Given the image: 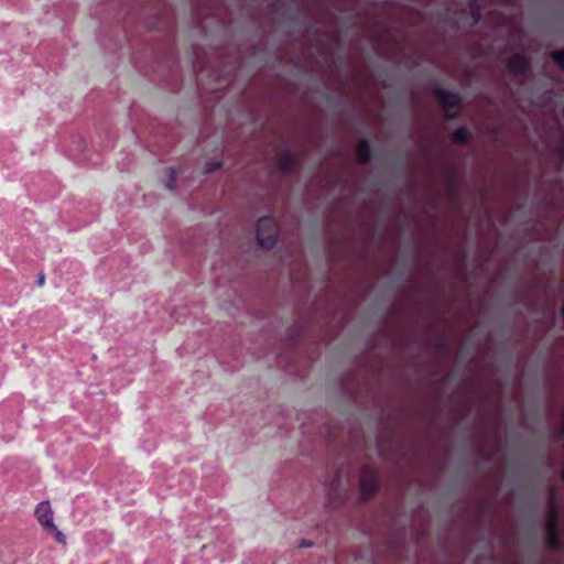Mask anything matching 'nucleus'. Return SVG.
<instances>
[{
  "label": "nucleus",
  "instance_id": "4468645a",
  "mask_svg": "<svg viewBox=\"0 0 564 564\" xmlns=\"http://www.w3.org/2000/svg\"><path fill=\"white\" fill-rule=\"evenodd\" d=\"M221 166H223V162H220V161L210 162L206 166V173L215 172V171L219 170Z\"/></svg>",
  "mask_w": 564,
  "mask_h": 564
},
{
  "label": "nucleus",
  "instance_id": "f8f14e48",
  "mask_svg": "<svg viewBox=\"0 0 564 564\" xmlns=\"http://www.w3.org/2000/svg\"><path fill=\"white\" fill-rule=\"evenodd\" d=\"M45 531H47V533L52 534L58 543H61V544L66 543L65 535L57 529L56 525H55V530L53 528H46Z\"/></svg>",
  "mask_w": 564,
  "mask_h": 564
},
{
  "label": "nucleus",
  "instance_id": "2eb2a0df",
  "mask_svg": "<svg viewBox=\"0 0 564 564\" xmlns=\"http://www.w3.org/2000/svg\"><path fill=\"white\" fill-rule=\"evenodd\" d=\"M312 545H313V542L310 540H302L299 543V547H301V549L311 547Z\"/></svg>",
  "mask_w": 564,
  "mask_h": 564
},
{
  "label": "nucleus",
  "instance_id": "9d476101",
  "mask_svg": "<svg viewBox=\"0 0 564 564\" xmlns=\"http://www.w3.org/2000/svg\"><path fill=\"white\" fill-rule=\"evenodd\" d=\"M551 57L554 61V63L564 70V48L563 50H556L551 53Z\"/></svg>",
  "mask_w": 564,
  "mask_h": 564
},
{
  "label": "nucleus",
  "instance_id": "f257e3e1",
  "mask_svg": "<svg viewBox=\"0 0 564 564\" xmlns=\"http://www.w3.org/2000/svg\"><path fill=\"white\" fill-rule=\"evenodd\" d=\"M256 236L258 243L265 250L274 248L278 240V224L271 216L261 217L257 221Z\"/></svg>",
  "mask_w": 564,
  "mask_h": 564
},
{
  "label": "nucleus",
  "instance_id": "a211bd4d",
  "mask_svg": "<svg viewBox=\"0 0 564 564\" xmlns=\"http://www.w3.org/2000/svg\"><path fill=\"white\" fill-rule=\"evenodd\" d=\"M44 283H45V275L44 274H40L39 279H37V285L40 288H42V286H44Z\"/></svg>",
  "mask_w": 564,
  "mask_h": 564
},
{
  "label": "nucleus",
  "instance_id": "dca6fc26",
  "mask_svg": "<svg viewBox=\"0 0 564 564\" xmlns=\"http://www.w3.org/2000/svg\"><path fill=\"white\" fill-rule=\"evenodd\" d=\"M471 15H473V19L474 21L477 23L480 19V11L478 8H475L473 11H471Z\"/></svg>",
  "mask_w": 564,
  "mask_h": 564
},
{
  "label": "nucleus",
  "instance_id": "20e7f679",
  "mask_svg": "<svg viewBox=\"0 0 564 564\" xmlns=\"http://www.w3.org/2000/svg\"><path fill=\"white\" fill-rule=\"evenodd\" d=\"M530 65L531 62L525 55L516 53L508 58L506 69L512 76H524L529 72Z\"/></svg>",
  "mask_w": 564,
  "mask_h": 564
},
{
  "label": "nucleus",
  "instance_id": "7ed1b4c3",
  "mask_svg": "<svg viewBox=\"0 0 564 564\" xmlns=\"http://www.w3.org/2000/svg\"><path fill=\"white\" fill-rule=\"evenodd\" d=\"M359 484L362 498H371L379 488L377 470L370 466H364L360 470Z\"/></svg>",
  "mask_w": 564,
  "mask_h": 564
},
{
  "label": "nucleus",
  "instance_id": "f3484780",
  "mask_svg": "<svg viewBox=\"0 0 564 564\" xmlns=\"http://www.w3.org/2000/svg\"><path fill=\"white\" fill-rule=\"evenodd\" d=\"M435 347L438 349V350H444L445 349V340L443 338H440L436 344H435Z\"/></svg>",
  "mask_w": 564,
  "mask_h": 564
},
{
  "label": "nucleus",
  "instance_id": "1a4fd4ad",
  "mask_svg": "<svg viewBox=\"0 0 564 564\" xmlns=\"http://www.w3.org/2000/svg\"><path fill=\"white\" fill-rule=\"evenodd\" d=\"M454 143L466 144L471 139V133L466 127L457 128L451 135Z\"/></svg>",
  "mask_w": 564,
  "mask_h": 564
},
{
  "label": "nucleus",
  "instance_id": "f03ea898",
  "mask_svg": "<svg viewBox=\"0 0 564 564\" xmlns=\"http://www.w3.org/2000/svg\"><path fill=\"white\" fill-rule=\"evenodd\" d=\"M434 96L444 109L447 119L453 120L459 117L463 98L458 91L437 88L434 90Z\"/></svg>",
  "mask_w": 564,
  "mask_h": 564
},
{
  "label": "nucleus",
  "instance_id": "ddd939ff",
  "mask_svg": "<svg viewBox=\"0 0 564 564\" xmlns=\"http://www.w3.org/2000/svg\"><path fill=\"white\" fill-rule=\"evenodd\" d=\"M547 523H553L555 528H558V512L555 506H552L550 509Z\"/></svg>",
  "mask_w": 564,
  "mask_h": 564
},
{
  "label": "nucleus",
  "instance_id": "9b49d317",
  "mask_svg": "<svg viewBox=\"0 0 564 564\" xmlns=\"http://www.w3.org/2000/svg\"><path fill=\"white\" fill-rule=\"evenodd\" d=\"M166 172L169 174V181L166 182L165 187L170 191H173L175 188V178L177 172L172 167L167 169Z\"/></svg>",
  "mask_w": 564,
  "mask_h": 564
},
{
  "label": "nucleus",
  "instance_id": "39448f33",
  "mask_svg": "<svg viewBox=\"0 0 564 564\" xmlns=\"http://www.w3.org/2000/svg\"><path fill=\"white\" fill-rule=\"evenodd\" d=\"M299 160L294 153L289 150L282 151L276 158V167L283 174H291L296 171Z\"/></svg>",
  "mask_w": 564,
  "mask_h": 564
},
{
  "label": "nucleus",
  "instance_id": "0eeeda50",
  "mask_svg": "<svg viewBox=\"0 0 564 564\" xmlns=\"http://www.w3.org/2000/svg\"><path fill=\"white\" fill-rule=\"evenodd\" d=\"M357 160L360 164H368L372 158L371 143L368 139H361L356 148Z\"/></svg>",
  "mask_w": 564,
  "mask_h": 564
},
{
  "label": "nucleus",
  "instance_id": "6e6552de",
  "mask_svg": "<svg viewBox=\"0 0 564 564\" xmlns=\"http://www.w3.org/2000/svg\"><path fill=\"white\" fill-rule=\"evenodd\" d=\"M546 542L551 550H558L562 545V535L558 528L553 523H546Z\"/></svg>",
  "mask_w": 564,
  "mask_h": 564
},
{
  "label": "nucleus",
  "instance_id": "423d86ee",
  "mask_svg": "<svg viewBox=\"0 0 564 564\" xmlns=\"http://www.w3.org/2000/svg\"><path fill=\"white\" fill-rule=\"evenodd\" d=\"M35 517L39 523L44 528H53L55 530L53 510L48 501H41L35 508Z\"/></svg>",
  "mask_w": 564,
  "mask_h": 564
}]
</instances>
